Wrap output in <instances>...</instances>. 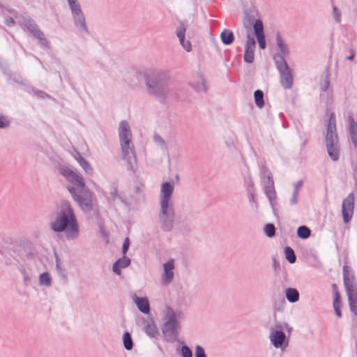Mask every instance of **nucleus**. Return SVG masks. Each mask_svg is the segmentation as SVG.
Listing matches in <instances>:
<instances>
[{
    "label": "nucleus",
    "instance_id": "f257e3e1",
    "mask_svg": "<svg viewBox=\"0 0 357 357\" xmlns=\"http://www.w3.org/2000/svg\"><path fill=\"white\" fill-rule=\"evenodd\" d=\"M144 78L146 91L149 96L160 102H165L170 95L168 82L169 74L158 71L154 68L136 71L130 82L133 87L140 84L141 79Z\"/></svg>",
    "mask_w": 357,
    "mask_h": 357
},
{
    "label": "nucleus",
    "instance_id": "f03ea898",
    "mask_svg": "<svg viewBox=\"0 0 357 357\" xmlns=\"http://www.w3.org/2000/svg\"><path fill=\"white\" fill-rule=\"evenodd\" d=\"M51 228L56 232H64L68 238H75L79 234V227L73 209L68 203H62Z\"/></svg>",
    "mask_w": 357,
    "mask_h": 357
},
{
    "label": "nucleus",
    "instance_id": "7ed1b4c3",
    "mask_svg": "<svg viewBox=\"0 0 357 357\" xmlns=\"http://www.w3.org/2000/svg\"><path fill=\"white\" fill-rule=\"evenodd\" d=\"M172 192L173 186L169 182L162 183L160 196L161 218L165 224L166 229H169L172 226L173 211L170 205Z\"/></svg>",
    "mask_w": 357,
    "mask_h": 357
},
{
    "label": "nucleus",
    "instance_id": "20e7f679",
    "mask_svg": "<svg viewBox=\"0 0 357 357\" xmlns=\"http://www.w3.org/2000/svg\"><path fill=\"white\" fill-rule=\"evenodd\" d=\"M68 190L83 211H89L92 209L91 194L82 180H73Z\"/></svg>",
    "mask_w": 357,
    "mask_h": 357
},
{
    "label": "nucleus",
    "instance_id": "39448f33",
    "mask_svg": "<svg viewBox=\"0 0 357 357\" xmlns=\"http://www.w3.org/2000/svg\"><path fill=\"white\" fill-rule=\"evenodd\" d=\"M122 159L127 169L135 172L137 169V158L132 138L119 141Z\"/></svg>",
    "mask_w": 357,
    "mask_h": 357
},
{
    "label": "nucleus",
    "instance_id": "423d86ee",
    "mask_svg": "<svg viewBox=\"0 0 357 357\" xmlns=\"http://www.w3.org/2000/svg\"><path fill=\"white\" fill-rule=\"evenodd\" d=\"M244 26L246 29L247 40L245 45L244 61L246 63H252L254 60V52L255 49V40L250 30V23H244Z\"/></svg>",
    "mask_w": 357,
    "mask_h": 357
},
{
    "label": "nucleus",
    "instance_id": "0eeeda50",
    "mask_svg": "<svg viewBox=\"0 0 357 357\" xmlns=\"http://www.w3.org/2000/svg\"><path fill=\"white\" fill-rule=\"evenodd\" d=\"M340 142L336 130V121L333 113L329 114L326 126L325 144Z\"/></svg>",
    "mask_w": 357,
    "mask_h": 357
},
{
    "label": "nucleus",
    "instance_id": "6e6552de",
    "mask_svg": "<svg viewBox=\"0 0 357 357\" xmlns=\"http://www.w3.org/2000/svg\"><path fill=\"white\" fill-rule=\"evenodd\" d=\"M187 29L188 26L185 24L181 22L176 28L175 33L182 47L186 52H190L192 51V45L190 40L185 38Z\"/></svg>",
    "mask_w": 357,
    "mask_h": 357
},
{
    "label": "nucleus",
    "instance_id": "1a4fd4ad",
    "mask_svg": "<svg viewBox=\"0 0 357 357\" xmlns=\"http://www.w3.org/2000/svg\"><path fill=\"white\" fill-rule=\"evenodd\" d=\"M176 328V315L172 310L167 309L166 313V321L162 327V332L167 335H173Z\"/></svg>",
    "mask_w": 357,
    "mask_h": 357
},
{
    "label": "nucleus",
    "instance_id": "9d476101",
    "mask_svg": "<svg viewBox=\"0 0 357 357\" xmlns=\"http://www.w3.org/2000/svg\"><path fill=\"white\" fill-rule=\"evenodd\" d=\"M26 28L30 31L34 38L39 40V43L45 46L48 45V41L45 38L43 33L38 28L37 25L31 20H26L24 23Z\"/></svg>",
    "mask_w": 357,
    "mask_h": 357
},
{
    "label": "nucleus",
    "instance_id": "9b49d317",
    "mask_svg": "<svg viewBox=\"0 0 357 357\" xmlns=\"http://www.w3.org/2000/svg\"><path fill=\"white\" fill-rule=\"evenodd\" d=\"M354 197L350 194L343 202L342 216L345 223L348 222L353 215Z\"/></svg>",
    "mask_w": 357,
    "mask_h": 357
},
{
    "label": "nucleus",
    "instance_id": "f8f14e48",
    "mask_svg": "<svg viewBox=\"0 0 357 357\" xmlns=\"http://www.w3.org/2000/svg\"><path fill=\"white\" fill-rule=\"evenodd\" d=\"M253 28L259 47L264 50L266 48V40L262 22L260 20H256L253 24Z\"/></svg>",
    "mask_w": 357,
    "mask_h": 357
},
{
    "label": "nucleus",
    "instance_id": "ddd939ff",
    "mask_svg": "<svg viewBox=\"0 0 357 357\" xmlns=\"http://www.w3.org/2000/svg\"><path fill=\"white\" fill-rule=\"evenodd\" d=\"M74 24L79 32L88 33L84 15L82 11L72 13Z\"/></svg>",
    "mask_w": 357,
    "mask_h": 357
},
{
    "label": "nucleus",
    "instance_id": "4468645a",
    "mask_svg": "<svg viewBox=\"0 0 357 357\" xmlns=\"http://www.w3.org/2000/svg\"><path fill=\"white\" fill-rule=\"evenodd\" d=\"M174 268V259H170L167 262L163 264V276L162 282L165 284H169L173 280Z\"/></svg>",
    "mask_w": 357,
    "mask_h": 357
},
{
    "label": "nucleus",
    "instance_id": "2eb2a0df",
    "mask_svg": "<svg viewBox=\"0 0 357 357\" xmlns=\"http://www.w3.org/2000/svg\"><path fill=\"white\" fill-rule=\"evenodd\" d=\"M119 141L132 138L130 126L126 121H121L118 128Z\"/></svg>",
    "mask_w": 357,
    "mask_h": 357
},
{
    "label": "nucleus",
    "instance_id": "dca6fc26",
    "mask_svg": "<svg viewBox=\"0 0 357 357\" xmlns=\"http://www.w3.org/2000/svg\"><path fill=\"white\" fill-rule=\"evenodd\" d=\"M328 156L333 161L339 160L341 149L340 142L325 144Z\"/></svg>",
    "mask_w": 357,
    "mask_h": 357
},
{
    "label": "nucleus",
    "instance_id": "f3484780",
    "mask_svg": "<svg viewBox=\"0 0 357 357\" xmlns=\"http://www.w3.org/2000/svg\"><path fill=\"white\" fill-rule=\"evenodd\" d=\"M132 298L140 312L144 314H148L149 312V303L147 298H140L136 295H133Z\"/></svg>",
    "mask_w": 357,
    "mask_h": 357
},
{
    "label": "nucleus",
    "instance_id": "a211bd4d",
    "mask_svg": "<svg viewBox=\"0 0 357 357\" xmlns=\"http://www.w3.org/2000/svg\"><path fill=\"white\" fill-rule=\"evenodd\" d=\"M347 295L351 310L357 314V291L353 287H347Z\"/></svg>",
    "mask_w": 357,
    "mask_h": 357
},
{
    "label": "nucleus",
    "instance_id": "6ab92c4d",
    "mask_svg": "<svg viewBox=\"0 0 357 357\" xmlns=\"http://www.w3.org/2000/svg\"><path fill=\"white\" fill-rule=\"evenodd\" d=\"M190 85L197 91H206L207 89L204 78L199 75H197L190 82Z\"/></svg>",
    "mask_w": 357,
    "mask_h": 357
},
{
    "label": "nucleus",
    "instance_id": "aec40b11",
    "mask_svg": "<svg viewBox=\"0 0 357 357\" xmlns=\"http://www.w3.org/2000/svg\"><path fill=\"white\" fill-rule=\"evenodd\" d=\"M73 157L79 164V165L84 169L87 174L91 176L93 174V168L90 164L80 155V153L75 152L73 154Z\"/></svg>",
    "mask_w": 357,
    "mask_h": 357
},
{
    "label": "nucleus",
    "instance_id": "412c9836",
    "mask_svg": "<svg viewBox=\"0 0 357 357\" xmlns=\"http://www.w3.org/2000/svg\"><path fill=\"white\" fill-rule=\"evenodd\" d=\"M284 338V333L278 331H273L270 335L271 341L275 347H281Z\"/></svg>",
    "mask_w": 357,
    "mask_h": 357
},
{
    "label": "nucleus",
    "instance_id": "4be33fe9",
    "mask_svg": "<svg viewBox=\"0 0 357 357\" xmlns=\"http://www.w3.org/2000/svg\"><path fill=\"white\" fill-rule=\"evenodd\" d=\"M281 75V83L285 89H289L292 85V75L290 69L280 72Z\"/></svg>",
    "mask_w": 357,
    "mask_h": 357
},
{
    "label": "nucleus",
    "instance_id": "5701e85b",
    "mask_svg": "<svg viewBox=\"0 0 357 357\" xmlns=\"http://www.w3.org/2000/svg\"><path fill=\"white\" fill-rule=\"evenodd\" d=\"M276 45L280 51L277 55L287 56L289 54V48L279 34L276 36Z\"/></svg>",
    "mask_w": 357,
    "mask_h": 357
},
{
    "label": "nucleus",
    "instance_id": "b1692460",
    "mask_svg": "<svg viewBox=\"0 0 357 357\" xmlns=\"http://www.w3.org/2000/svg\"><path fill=\"white\" fill-rule=\"evenodd\" d=\"M285 57L286 56H284L277 54H275L273 56V60L280 72L283 70H287V69L289 68L285 61Z\"/></svg>",
    "mask_w": 357,
    "mask_h": 357
},
{
    "label": "nucleus",
    "instance_id": "393cba45",
    "mask_svg": "<svg viewBox=\"0 0 357 357\" xmlns=\"http://www.w3.org/2000/svg\"><path fill=\"white\" fill-rule=\"evenodd\" d=\"M130 259L124 255L123 258L120 259L116 263L114 264L113 271L116 273L117 275H120L121 272L119 268H126L130 264Z\"/></svg>",
    "mask_w": 357,
    "mask_h": 357
},
{
    "label": "nucleus",
    "instance_id": "a878e982",
    "mask_svg": "<svg viewBox=\"0 0 357 357\" xmlns=\"http://www.w3.org/2000/svg\"><path fill=\"white\" fill-rule=\"evenodd\" d=\"M330 86L329 74L328 72H324L321 75L319 81V86L321 91L327 92Z\"/></svg>",
    "mask_w": 357,
    "mask_h": 357
},
{
    "label": "nucleus",
    "instance_id": "bb28decb",
    "mask_svg": "<svg viewBox=\"0 0 357 357\" xmlns=\"http://www.w3.org/2000/svg\"><path fill=\"white\" fill-rule=\"evenodd\" d=\"M59 172L61 174V176L64 177H69L70 178H79V176L77 175V172L68 167L66 166H61L59 168Z\"/></svg>",
    "mask_w": 357,
    "mask_h": 357
},
{
    "label": "nucleus",
    "instance_id": "cd10ccee",
    "mask_svg": "<svg viewBox=\"0 0 357 357\" xmlns=\"http://www.w3.org/2000/svg\"><path fill=\"white\" fill-rule=\"evenodd\" d=\"M220 38L223 44L230 45L234 41V34L231 31L224 30L220 33Z\"/></svg>",
    "mask_w": 357,
    "mask_h": 357
},
{
    "label": "nucleus",
    "instance_id": "c85d7f7f",
    "mask_svg": "<svg viewBox=\"0 0 357 357\" xmlns=\"http://www.w3.org/2000/svg\"><path fill=\"white\" fill-rule=\"evenodd\" d=\"M350 136L354 147H357V123L351 121L349 126Z\"/></svg>",
    "mask_w": 357,
    "mask_h": 357
},
{
    "label": "nucleus",
    "instance_id": "c756f323",
    "mask_svg": "<svg viewBox=\"0 0 357 357\" xmlns=\"http://www.w3.org/2000/svg\"><path fill=\"white\" fill-rule=\"evenodd\" d=\"M255 102L256 105L261 108L264 105V93L261 90H257L254 93Z\"/></svg>",
    "mask_w": 357,
    "mask_h": 357
},
{
    "label": "nucleus",
    "instance_id": "7c9ffc66",
    "mask_svg": "<svg viewBox=\"0 0 357 357\" xmlns=\"http://www.w3.org/2000/svg\"><path fill=\"white\" fill-rule=\"evenodd\" d=\"M286 297L289 302H296L298 299V292L295 289H288L286 291Z\"/></svg>",
    "mask_w": 357,
    "mask_h": 357
},
{
    "label": "nucleus",
    "instance_id": "2f4dec72",
    "mask_svg": "<svg viewBox=\"0 0 357 357\" xmlns=\"http://www.w3.org/2000/svg\"><path fill=\"white\" fill-rule=\"evenodd\" d=\"M68 3L71 14L82 11L77 0H68Z\"/></svg>",
    "mask_w": 357,
    "mask_h": 357
},
{
    "label": "nucleus",
    "instance_id": "473e14b6",
    "mask_svg": "<svg viewBox=\"0 0 357 357\" xmlns=\"http://www.w3.org/2000/svg\"><path fill=\"white\" fill-rule=\"evenodd\" d=\"M333 307L335 310V313L337 316L339 317H341L340 312V296L338 291H335V299L333 302Z\"/></svg>",
    "mask_w": 357,
    "mask_h": 357
},
{
    "label": "nucleus",
    "instance_id": "72a5a7b5",
    "mask_svg": "<svg viewBox=\"0 0 357 357\" xmlns=\"http://www.w3.org/2000/svg\"><path fill=\"white\" fill-rule=\"evenodd\" d=\"M298 236L302 238H307L310 235V230L305 226H301L298 229Z\"/></svg>",
    "mask_w": 357,
    "mask_h": 357
},
{
    "label": "nucleus",
    "instance_id": "f704fd0d",
    "mask_svg": "<svg viewBox=\"0 0 357 357\" xmlns=\"http://www.w3.org/2000/svg\"><path fill=\"white\" fill-rule=\"evenodd\" d=\"M123 345H124L125 348L127 350L131 349L132 347V341L130 335L128 332H126L123 334Z\"/></svg>",
    "mask_w": 357,
    "mask_h": 357
},
{
    "label": "nucleus",
    "instance_id": "c9c22d12",
    "mask_svg": "<svg viewBox=\"0 0 357 357\" xmlns=\"http://www.w3.org/2000/svg\"><path fill=\"white\" fill-rule=\"evenodd\" d=\"M286 259L291 263L293 264L296 261V256L294 255V250L289 248L287 247L284 250Z\"/></svg>",
    "mask_w": 357,
    "mask_h": 357
},
{
    "label": "nucleus",
    "instance_id": "e433bc0d",
    "mask_svg": "<svg viewBox=\"0 0 357 357\" xmlns=\"http://www.w3.org/2000/svg\"><path fill=\"white\" fill-rule=\"evenodd\" d=\"M264 232L268 237H273L275 235V229L273 224H266L264 228Z\"/></svg>",
    "mask_w": 357,
    "mask_h": 357
},
{
    "label": "nucleus",
    "instance_id": "4c0bfd02",
    "mask_svg": "<svg viewBox=\"0 0 357 357\" xmlns=\"http://www.w3.org/2000/svg\"><path fill=\"white\" fill-rule=\"evenodd\" d=\"M40 282L41 284L50 286L51 284V279L47 273H44L40 276Z\"/></svg>",
    "mask_w": 357,
    "mask_h": 357
},
{
    "label": "nucleus",
    "instance_id": "58836bf2",
    "mask_svg": "<svg viewBox=\"0 0 357 357\" xmlns=\"http://www.w3.org/2000/svg\"><path fill=\"white\" fill-rule=\"evenodd\" d=\"M333 15L334 20L339 23L341 20V13L335 6L333 8Z\"/></svg>",
    "mask_w": 357,
    "mask_h": 357
},
{
    "label": "nucleus",
    "instance_id": "ea45409f",
    "mask_svg": "<svg viewBox=\"0 0 357 357\" xmlns=\"http://www.w3.org/2000/svg\"><path fill=\"white\" fill-rule=\"evenodd\" d=\"M181 353L183 357H192V354L190 349L185 346H183L181 349Z\"/></svg>",
    "mask_w": 357,
    "mask_h": 357
},
{
    "label": "nucleus",
    "instance_id": "a19ab883",
    "mask_svg": "<svg viewBox=\"0 0 357 357\" xmlns=\"http://www.w3.org/2000/svg\"><path fill=\"white\" fill-rule=\"evenodd\" d=\"M195 357H206L203 348L199 345L196 347Z\"/></svg>",
    "mask_w": 357,
    "mask_h": 357
},
{
    "label": "nucleus",
    "instance_id": "79ce46f5",
    "mask_svg": "<svg viewBox=\"0 0 357 357\" xmlns=\"http://www.w3.org/2000/svg\"><path fill=\"white\" fill-rule=\"evenodd\" d=\"M9 125V121L6 117L0 116V128H4L8 127Z\"/></svg>",
    "mask_w": 357,
    "mask_h": 357
},
{
    "label": "nucleus",
    "instance_id": "37998d69",
    "mask_svg": "<svg viewBox=\"0 0 357 357\" xmlns=\"http://www.w3.org/2000/svg\"><path fill=\"white\" fill-rule=\"evenodd\" d=\"M154 141L158 146H160L161 147L165 146V140L160 136L155 135Z\"/></svg>",
    "mask_w": 357,
    "mask_h": 357
},
{
    "label": "nucleus",
    "instance_id": "c03bdc74",
    "mask_svg": "<svg viewBox=\"0 0 357 357\" xmlns=\"http://www.w3.org/2000/svg\"><path fill=\"white\" fill-rule=\"evenodd\" d=\"M254 21V18H252L250 15L248 14L247 12H245V16L243 18V24L246 22L247 24L250 23V27L252 26V22ZM252 31V29L250 28Z\"/></svg>",
    "mask_w": 357,
    "mask_h": 357
},
{
    "label": "nucleus",
    "instance_id": "a18cd8bd",
    "mask_svg": "<svg viewBox=\"0 0 357 357\" xmlns=\"http://www.w3.org/2000/svg\"><path fill=\"white\" fill-rule=\"evenodd\" d=\"M129 245H130L129 238H126L124 240L123 244V248H122L123 254L124 255H126V252L128 250Z\"/></svg>",
    "mask_w": 357,
    "mask_h": 357
},
{
    "label": "nucleus",
    "instance_id": "49530a36",
    "mask_svg": "<svg viewBox=\"0 0 357 357\" xmlns=\"http://www.w3.org/2000/svg\"><path fill=\"white\" fill-rule=\"evenodd\" d=\"M7 24L10 25L14 23V21L12 19L7 20Z\"/></svg>",
    "mask_w": 357,
    "mask_h": 357
},
{
    "label": "nucleus",
    "instance_id": "de8ad7c7",
    "mask_svg": "<svg viewBox=\"0 0 357 357\" xmlns=\"http://www.w3.org/2000/svg\"><path fill=\"white\" fill-rule=\"evenodd\" d=\"M354 54H352V55L349 56L347 59L348 60H351L354 59Z\"/></svg>",
    "mask_w": 357,
    "mask_h": 357
}]
</instances>
